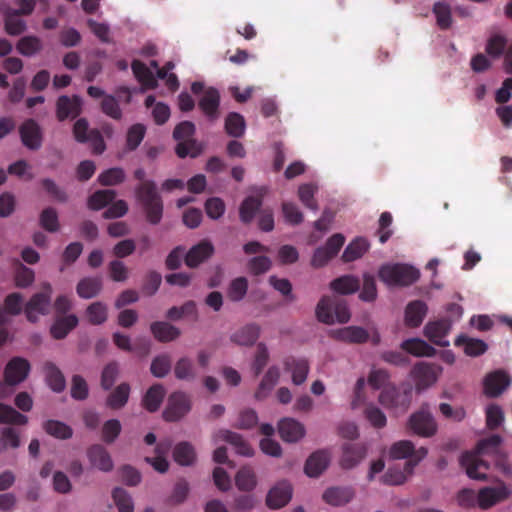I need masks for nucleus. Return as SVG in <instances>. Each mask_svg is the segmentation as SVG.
<instances>
[{
	"instance_id": "4",
	"label": "nucleus",
	"mask_w": 512,
	"mask_h": 512,
	"mask_svg": "<svg viewBox=\"0 0 512 512\" xmlns=\"http://www.w3.org/2000/svg\"><path fill=\"white\" fill-rule=\"evenodd\" d=\"M194 132L195 125L189 121L181 122L174 129L173 136L178 141L176 153L180 158L196 157L201 153L202 146L191 139Z\"/></svg>"
},
{
	"instance_id": "3",
	"label": "nucleus",
	"mask_w": 512,
	"mask_h": 512,
	"mask_svg": "<svg viewBox=\"0 0 512 512\" xmlns=\"http://www.w3.org/2000/svg\"><path fill=\"white\" fill-rule=\"evenodd\" d=\"M379 278L389 287L408 286L416 282L419 271L407 264H384L378 272Z\"/></svg>"
},
{
	"instance_id": "17",
	"label": "nucleus",
	"mask_w": 512,
	"mask_h": 512,
	"mask_svg": "<svg viewBox=\"0 0 512 512\" xmlns=\"http://www.w3.org/2000/svg\"><path fill=\"white\" fill-rule=\"evenodd\" d=\"M442 373V368L432 364H419L414 368V374L418 379L419 389H425L433 385Z\"/></svg>"
},
{
	"instance_id": "34",
	"label": "nucleus",
	"mask_w": 512,
	"mask_h": 512,
	"mask_svg": "<svg viewBox=\"0 0 512 512\" xmlns=\"http://www.w3.org/2000/svg\"><path fill=\"white\" fill-rule=\"evenodd\" d=\"M427 306L422 301L409 303L405 310V323L410 327H418L424 320Z\"/></svg>"
},
{
	"instance_id": "28",
	"label": "nucleus",
	"mask_w": 512,
	"mask_h": 512,
	"mask_svg": "<svg viewBox=\"0 0 512 512\" xmlns=\"http://www.w3.org/2000/svg\"><path fill=\"white\" fill-rule=\"evenodd\" d=\"M237 489L241 492H252L258 485L254 469L248 466L241 467L234 476Z\"/></svg>"
},
{
	"instance_id": "10",
	"label": "nucleus",
	"mask_w": 512,
	"mask_h": 512,
	"mask_svg": "<svg viewBox=\"0 0 512 512\" xmlns=\"http://www.w3.org/2000/svg\"><path fill=\"white\" fill-rule=\"evenodd\" d=\"M345 242V238L341 234H335L329 238L326 245L318 248L311 259V265L319 268L326 265L333 257H335Z\"/></svg>"
},
{
	"instance_id": "58",
	"label": "nucleus",
	"mask_w": 512,
	"mask_h": 512,
	"mask_svg": "<svg viewBox=\"0 0 512 512\" xmlns=\"http://www.w3.org/2000/svg\"><path fill=\"white\" fill-rule=\"evenodd\" d=\"M260 193L256 196L247 197L240 207V218L243 222H249L254 217L256 210L260 206Z\"/></svg>"
},
{
	"instance_id": "6",
	"label": "nucleus",
	"mask_w": 512,
	"mask_h": 512,
	"mask_svg": "<svg viewBox=\"0 0 512 512\" xmlns=\"http://www.w3.org/2000/svg\"><path fill=\"white\" fill-rule=\"evenodd\" d=\"M316 315L319 321L326 324L346 323L351 317L350 311L345 304L334 303L329 297H324L319 301Z\"/></svg>"
},
{
	"instance_id": "21",
	"label": "nucleus",
	"mask_w": 512,
	"mask_h": 512,
	"mask_svg": "<svg viewBox=\"0 0 512 512\" xmlns=\"http://www.w3.org/2000/svg\"><path fill=\"white\" fill-rule=\"evenodd\" d=\"M171 449V442L169 440L160 441L155 447V456L147 457L146 461L158 472L165 473L168 471L169 462L167 455Z\"/></svg>"
},
{
	"instance_id": "63",
	"label": "nucleus",
	"mask_w": 512,
	"mask_h": 512,
	"mask_svg": "<svg viewBox=\"0 0 512 512\" xmlns=\"http://www.w3.org/2000/svg\"><path fill=\"white\" fill-rule=\"evenodd\" d=\"M128 399V384L122 383L117 389L112 392L108 399L107 405L112 409H118L122 407Z\"/></svg>"
},
{
	"instance_id": "55",
	"label": "nucleus",
	"mask_w": 512,
	"mask_h": 512,
	"mask_svg": "<svg viewBox=\"0 0 512 512\" xmlns=\"http://www.w3.org/2000/svg\"><path fill=\"white\" fill-rule=\"evenodd\" d=\"M167 317L172 320H180L183 318L197 319V310L194 302H187L181 307H172L167 312Z\"/></svg>"
},
{
	"instance_id": "35",
	"label": "nucleus",
	"mask_w": 512,
	"mask_h": 512,
	"mask_svg": "<svg viewBox=\"0 0 512 512\" xmlns=\"http://www.w3.org/2000/svg\"><path fill=\"white\" fill-rule=\"evenodd\" d=\"M280 378V370L276 366L270 367L265 373L262 381L259 384V387L255 393V397L257 399L266 398L275 385L278 383Z\"/></svg>"
},
{
	"instance_id": "64",
	"label": "nucleus",
	"mask_w": 512,
	"mask_h": 512,
	"mask_svg": "<svg viewBox=\"0 0 512 512\" xmlns=\"http://www.w3.org/2000/svg\"><path fill=\"white\" fill-rule=\"evenodd\" d=\"M284 219L291 225L300 224L303 221V214L299 207L291 202H285L282 205Z\"/></svg>"
},
{
	"instance_id": "19",
	"label": "nucleus",
	"mask_w": 512,
	"mask_h": 512,
	"mask_svg": "<svg viewBox=\"0 0 512 512\" xmlns=\"http://www.w3.org/2000/svg\"><path fill=\"white\" fill-rule=\"evenodd\" d=\"M87 456L91 465L95 468L103 472H109L113 469V461L102 445H92L87 451Z\"/></svg>"
},
{
	"instance_id": "12",
	"label": "nucleus",
	"mask_w": 512,
	"mask_h": 512,
	"mask_svg": "<svg viewBox=\"0 0 512 512\" xmlns=\"http://www.w3.org/2000/svg\"><path fill=\"white\" fill-rule=\"evenodd\" d=\"M82 99L78 95H62L56 101V117L62 122L66 119H75L82 112Z\"/></svg>"
},
{
	"instance_id": "30",
	"label": "nucleus",
	"mask_w": 512,
	"mask_h": 512,
	"mask_svg": "<svg viewBox=\"0 0 512 512\" xmlns=\"http://www.w3.org/2000/svg\"><path fill=\"white\" fill-rule=\"evenodd\" d=\"M329 463L330 457L328 453L324 451L315 452L306 461L305 473L309 477H318L327 469Z\"/></svg>"
},
{
	"instance_id": "16",
	"label": "nucleus",
	"mask_w": 512,
	"mask_h": 512,
	"mask_svg": "<svg viewBox=\"0 0 512 512\" xmlns=\"http://www.w3.org/2000/svg\"><path fill=\"white\" fill-rule=\"evenodd\" d=\"M213 440L215 444L220 442H227L231 444L237 454L250 457L253 455V449L249 444H247L240 435L228 431V430H220L214 434Z\"/></svg>"
},
{
	"instance_id": "45",
	"label": "nucleus",
	"mask_w": 512,
	"mask_h": 512,
	"mask_svg": "<svg viewBox=\"0 0 512 512\" xmlns=\"http://www.w3.org/2000/svg\"><path fill=\"white\" fill-rule=\"evenodd\" d=\"M44 431L58 439L66 440L72 437V428L58 420H47L43 423Z\"/></svg>"
},
{
	"instance_id": "60",
	"label": "nucleus",
	"mask_w": 512,
	"mask_h": 512,
	"mask_svg": "<svg viewBox=\"0 0 512 512\" xmlns=\"http://www.w3.org/2000/svg\"><path fill=\"white\" fill-rule=\"evenodd\" d=\"M437 25L442 29H447L452 23L450 6L445 2H437L433 8Z\"/></svg>"
},
{
	"instance_id": "50",
	"label": "nucleus",
	"mask_w": 512,
	"mask_h": 512,
	"mask_svg": "<svg viewBox=\"0 0 512 512\" xmlns=\"http://www.w3.org/2000/svg\"><path fill=\"white\" fill-rule=\"evenodd\" d=\"M164 396L165 390L162 386L156 385L151 387L144 396V407L151 412L156 411L160 407Z\"/></svg>"
},
{
	"instance_id": "62",
	"label": "nucleus",
	"mask_w": 512,
	"mask_h": 512,
	"mask_svg": "<svg viewBox=\"0 0 512 512\" xmlns=\"http://www.w3.org/2000/svg\"><path fill=\"white\" fill-rule=\"evenodd\" d=\"M23 296L18 292L8 294L4 299V309L9 316H17L22 312Z\"/></svg>"
},
{
	"instance_id": "25",
	"label": "nucleus",
	"mask_w": 512,
	"mask_h": 512,
	"mask_svg": "<svg viewBox=\"0 0 512 512\" xmlns=\"http://www.w3.org/2000/svg\"><path fill=\"white\" fill-rule=\"evenodd\" d=\"M455 345L461 348L463 352L470 357L480 356L488 349L487 344L483 340L466 335H459L455 340Z\"/></svg>"
},
{
	"instance_id": "56",
	"label": "nucleus",
	"mask_w": 512,
	"mask_h": 512,
	"mask_svg": "<svg viewBox=\"0 0 512 512\" xmlns=\"http://www.w3.org/2000/svg\"><path fill=\"white\" fill-rule=\"evenodd\" d=\"M40 225L48 232L54 233L59 229L57 211L52 207L45 208L39 217Z\"/></svg>"
},
{
	"instance_id": "59",
	"label": "nucleus",
	"mask_w": 512,
	"mask_h": 512,
	"mask_svg": "<svg viewBox=\"0 0 512 512\" xmlns=\"http://www.w3.org/2000/svg\"><path fill=\"white\" fill-rule=\"evenodd\" d=\"M86 315L92 325H100L107 319V308L101 302H94L87 307Z\"/></svg>"
},
{
	"instance_id": "37",
	"label": "nucleus",
	"mask_w": 512,
	"mask_h": 512,
	"mask_svg": "<svg viewBox=\"0 0 512 512\" xmlns=\"http://www.w3.org/2000/svg\"><path fill=\"white\" fill-rule=\"evenodd\" d=\"M414 465L415 463L412 465L410 462H408L404 464L403 469L398 467H390L382 476V482L388 485L403 484L412 474Z\"/></svg>"
},
{
	"instance_id": "42",
	"label": "nucleus",
	"mask_w": 512,
	"mask_h": 512,
	"mask_svg": "<svg viewBox=\"0 0 512 512\" xmlns=\"http://www.w3.org/2000/svg\"><path fill=\"white\" fill-rule=\"evenodd\" d=\"M116 196L117 194L113 189L98 190L88 198L87 204L89 209L98 211L112 203Z\"/></svg>"
},
{
	"instance_id": "9",
	"label": "nucleus",
	"mask_w": 512,
	"mask_h": 512,
	"mask_svg": "<svg viewBox=\"0 0 512 512\" xmlns=\"http://www.w3.org/2000/svg\"><path fill=\"white\" fill-rule=\"evenodd\" d=\"M510 495L511 490L504 483H499L495 487H485L477 494V506L481 509H489L505 501Z\"/></svg>"
},
{
	"instance_id": "15",
	"label": "nucleus",
	"mask_w": 512,
	"mask_h": 512,
	"mask_svg": "<svg viewBox=\"0 0 512 512\" xmlns=\"http://www.w3.org/2000/svg\"><path fill=\"white\" fill-rule=\"evenodd\" d=\"M278 432L283 441L294 443L304 438L306 429L298 420L287 417L279 421Z\"/></svg>"
},
{
	"instance_id": "11",
	"label": "nucleus",
	"mask_w": 512,
	"mask_h": 512,
	"mask_svg": "<svg viewBox=\"0 0 512 512\" xmlns=\"http://www.w3.org/2000/svg\"><path fill=\"white\" fill-rule=\"evenodd\" d=\"M409 429L422 437H430L437 431V424L427 410H420L412 414L408 421Z\"/></svg>"
},
{
	"instance_id": "48",
	"label": "nucleus",
	"mask_w": 512,
	"mask_h": 512,
	"mask_svg": "<svg viewBox=\"0 0 512 512\" xmlns=\"http://www.w3.org/2000/svg\"><path fill=\"white\" fill-rule=\"evenodd\" d=\"M318 191V186L312 183H304L298 187V198L301 203L307 208L316 211L318 204L315 200V194Z\"/></svg>"
},
{
	"instance_id": "24",
	"label": "nucleus",
	"mask_w": 512,
	"mask_h": 512,
	"mask_svg": "<svg viewBox=\"0 0 512 512\" xmlns=\"http://www.w3.org/2000/svg\"><path fill=\"white\" fill-rule=\"evenodd\" d=\"M220 104V95L215 88H208L204 91L199 100V107L202 112L211 119L218 117V108Z\"/></svg>"
},
{
	"instance_id": "54",
	"label": "nucleus",
	"mask_w": 512,
	"mask_h": 512,
	"mask_svg": "<svg viewBox=\"0 0 512 512\" xmlns=\"http://www.w3.org/2000/svg\"><path fill=\"white\" fill-rule=\"evenodd\" d=\"M358 286V280L352 276L340 277L330 284V288L340 294H351L358 289Z\"/></svg>"
},
{
	"instance_id": "23",
	"label": "nucleus",
	"mask_w": 512,
	"mask_h": 512,
	"mask_svg": "<svg viewBox=\"0 0 512 512\" xmlns=\"http://www.w3.org/2000/svg\"><path fill=\"white\" fill-rule=\"evenodd\" d=\"M52 295V286L50 283H44L42 291L35 293L26 303L30 309H34L38 314L46 315L49 310Z\"/></svg>"
},
{
	"instance_id": "46",
	"label": "nucleus",
	"mask_w": 512,
	"mask_h": 512,
	"mask_svg": "<svg viewBox=\"0 0 512 512\" xmlns=\"http://www.w3.org/2000/svg\"><path fill=\"white\" fill-rule=\"evenodd\" d=\"M145 106L151 108V114L154 121L161 125L170 117V108L163 102H156L153 96H148L145 100Z\"/></svg>"
},
{
	"instance_id": "26",
	"label": "nucleus",
	"mask_w": 512,
	"mask_h": 512,
	"mask_svg": "<svg viewBox=\"0 0 512 512\" xmlns=\"http://www.w3.org/2000/svg\"><path fill=\"white\" fill-rule=\"evenodd\" d=\"M450 325L446 321L430 322L424 328L425 336L433 343L440 346H448L446 340Z\"/></svg>"
},
{
	"instance_id": "61",
	"label": "nucleus",
	"mask_w": 512,
	"mask_h": 512,
	"mask_svg": "<svg viewBox=\"0 0 512 512\" xmlns=\"http://www.w3.org/2000/svg\"><path fill=\"white\" fill-rule=\"evenodd\" d=\"M248 282L246 278L239 277L233 280L228 288L227 295L232 301H240L247 293Z\"/></svg>"
},
{
	"instance_id": "41",
	"label": "nucleus",
	"mask_w": 512,
	"mask_h": 512,
	"mask_svg": "<svg viewBox=\"0 0 512 512\" xmlns=\"http://www.w3.org/2000/svg\"><path fill=\"white\" fill-rule=\"evenodd\" d=\"M401 346L405 351L417 357H430L435 352L432 346L419 338L406 340Z\"/></svg>"
},
{
	"instance_id": "38",
	"label": "nucleus",
	"mask_w": 512,
	"mask_h": 512,
	"mask_svg": "<svg viewBox=\"0 0 512 512\" xmlns=\"http://www.w3.org/2000/svg\"><path fill=\"white\" fill-rule=\"evenodd\" d=\"M173 458L181 466H190L196 461V452L190 443L180 442L173 449Z\"/></svg>"
},
{
	"instance_id": "49",
	"label": "nucleus",
	"mask_w": 512,
	"mask_h": 512,
	"mask_svg": "<svg viewBox=\"0 0 512 512\" xmlns=\"http://www.w3.org/2000/svg\"><path fill=\"white\" fill-rule=\"evenodd\" d=\"M16 48L23 56L30 57L42 50V42L36 36H24L18 41Z\"/></svg>"
},
{
	"instance_id": "47",
	"label": "nucleus",
	"mask_w": 512,
	"mask_h": 512,
	"mask_svg": "<svg viewBox=\"0 0 512 512\" xmlns=\"http://www.w3.org/2000/svg\"><path fill=\"white\" fill-rule=\"evenodd\" d=\"M335 336L339 340L352 343H362L368 339L367 332L363 328L356 326L342 328L336 331Z\"/></svg>"
},
{
	"instance_id": "5",
	"label": "nucleus",
	"mask_w": 512,
	"mask_h": 512,
	"mask_svg": "<svg viewBox=\"0 0 512 512\" xmlns=\"http://www.w3.org/2000/svg\"><path fill=\"white\" fill-rule=\"evenodd\" d=\"M365 384L366 382L363 377L357 380L354 390V398L351 402V408L358 409L362 405H365V418L370 422L372 426L382 428L386 425V416L379 408H377L372 403L366 404L364 395Z\"/></svg>"
},
{
	"instance_id": "27",
	"label": "nucleus",
	"mask_w": 512,
	"mask_h": 512,
	"mask_svg": "<svg viewBox=\"0 0 512 512\" xmlns=\"http://www.w3.org/2000/svg\"><path fill=\"white\" fill-rule=\"evenodd\" d=\"M389 454L393 459H404L408 456L414 455L417 462L427 455V450L420 448L414 452V446L410 441L401 440L391 446Z\"/></svg>"
},
{
	"instance_id": "43",
	"label": "nucleus",
	"mask_w": 512,
	"mask_h": 512,
	"mask_svg": "<svg viewBox=\"0 0 512 512\" xmlns=\"http://www.w3.org/2000/svg\"><path fill=\"white\" fill-rule=\"evenodd\" d=\"M260 328L250 324L237 330L231 337L232 341L239 345H252L258 339Z\"/></svg>"
},
{
	"instance_id": "32",
	"label": "nucleus",
	"mask_w": 512,
	"mask_h": 512,
	"mask_svg": "<svg viewBox=\"0 0 512 512\" xmlns=\"http://www.w3.org/2000/svg\"><path fill=\"white\" fill-rule=\"evenodd\" d=\"M285 368L291 374L293 384H303L310 370L309 363L306 359H290L285 362Z\"/></svg>"
},
{
	"instance_id": "1",
	"label": "nucleus",
	"mask_w": 512,
	"mask_h": 512,
	"mask_svg": "<svg viewBox=\"0 0 512 512\" xmlns=\"http://www.w3.org/2000/svg\"><path fill=\"white\" fill-rule=\"evenodd\" d=\"M502 439L497 436H491L481 440L476 449L466 452L460 458L461 466L465 469L469 478L475 480L486 479L489 464L487 459L494 461L495 465L504 473L510 472V467L506 465V456L500 452Z\"/></svg>"
},
{
	"instance_id": "51",
	"label": "nucleus",
	"mask_w": 512,
	"mask_h": 512,
	"mask_svg": "<svg viewBox=\"0 0 512 512\" xmlns=\"http://www.w3.org/2000/svg\"><path fill=\"white\" fill-rule=\"evenodd\" d=\"M28 418L13 407L0 403V423L25 425Z\"/></svg>"
},
{
	"instance_id": "2",
	"label": "nucleus",
	"mask_w": 512,
	"mask_h": 512,
	"mask_svg": "<svg viewBox=\"0 0 512 512\" xmlns=\"http://www.w3.org/2000/svg\"><path fill=\"white\" fill-rule=\"evenodd\" d=\"M135 179L139 181V186L136 187V198L145 210L147 220L152 224L159 223L162 218L163 205L154 184L144 180L143 171H136Z\"/></svg>"
},
{
	"instance_id": "22",
	"label": "nucleus",
	"mask_w": 512,
	"mask_h": 512,
	"mask_svg": "<svg viewBox=\"0 0 512 512\" xmlns=\"http://www.w3.org/2000/svg\"><path fill=\"white\" fill-rule=\"evenodd\" d=\"M214 252L213 245L208 241L193 246L186 253L185 262L189 267H197L200 263L208 259Z\"/></svg>"
},
{
	"instance_id": "52",
	"label": "nucleus",
	"mask_w": 512,
	"mask_h": 512,
	"mask_svg": "<svg viewBox=\"0 0 512 512\" xmlns=\"http://www.w3.org/2000/svg\"><path fill=\"white\" fill-rule=\"evenodd\" d=\"M225 129L230 136H242L246 129L243 116L235 112L230 113L225 120Z\"/></svg>"
},
{
	"instance_id": "31",
	"label": "nucleus",
	"mask_w": 512,
	"mask_h": 512,
	"mask_svg": "<svg viewBox=\"0 0 512 512\" xmlns=\"http://www.w3.org/2000/svg\"><path fill=\"white\" fill-rule=\"evenodd\" d=\"M11 266L14 273V282L18 288H27L35 280V273L31 268L26 267L19 259L13 258Z\"/></svg>"
},
{
	"instance_id": "40",
	"label": "nucleus",
	"mask_w": 512,
	"mask_h": 512,
	"mask_svg": "<svg viewBox=\"0 0 512 512\" xmlns=\"http://www.w3.org/2000/svg\"><path fill=\"white\" fill-rule=\"evenodd\" d=\"M151 331L154 337L162 342H169L177 339L181 332L180 330L166 322H157L151 326Z\"/></svg>"
},
{
	"instance_id": "53",
	"label": "nucleus",
	"mask_w": 512,
	"mask_h": 512,
	"mask_svg": "<svg viewBox=\"0 0 512 512\" xmlns=\"http://www.w3.org/2000/svg\"><path fill=\"white\" fill-rule=\"evenodd\" d=\"M132 69L135 77L145 88H153L156 85V79L154 77L153 72L146 67L144 64L134 61L132 64Z\"/></svg>"
},
{
	"instance_id": "44",
	"label": "nucleus",
	"mask_w": 512,
	"mask_h": 512,
	"mask_svg": "<svg viewBox=\"0 0 512 512\" xmlns=\"http://www.w3.org/2000/svg\"><path fill=\"white\" fill-rule=\"evenodd\" d=\"M369 249V243L364 238H356L344 250L342 259L352 262L361 258Z\"/></svg>"
},
{
	"instance_id": "14",
	"label": "nucleus",
	"mask_w": 512,
	"mask_h": 512,
	"mask_svg": "<svg viewBox=\"0 0 512 512\" xmlns=\"http://www.w3.org/2000/svg\"><path fill=\"white\" fill-rule=\"evenodd\" d=\"M189 410V398L185 394L177 392L169 397L168 405L163 415L167 421H177L186 415Z\"/></svg>"
},
{
	"instance_id": "33",
	"label": "nucleus",
	"mask_w": 512,
	"mask_h": 512,
	"mask_svg": "<svg viewBox=\"0 0 512 512\" xmlns=\"http://www.w3.org/2000/svg\"><path fill=\"white\" fill-rule=\"evenodd\" d=\"M1 11L4 15V27L7 34L17 36L26 30V22L20 19V15L13 11V9L1 8Z\"/></svg>"
},
{
	"instance_id": "29",
	"label": "nucleus",
	"mask_w": 512,
	"mask_h": 512,
	"mask_svg": "<svg viewBox=\"0 0 512 512\" xmlns=\"http://www.w3.org/2000/svg\"><path fill=\"white\" fill-rule=\"evenodd\" d=\"M45 380L48 386L56 393L62 392L66 387V380L61 370L51 361H47L43 367Z\"/></svg>"
},
{
	"instance_id": "36",
	"label": "nucleus",
	"mask_w": 512,
	"mask_h": 512,
	"mask_svg": "<svg viewBox=\"0 0 512 512\" xmlns=\"http://www.w3.org/2000/svg\"><path fill=\"white\" fill-rule=\"evenodd\" d=\"M102 289L101 277H86L79 281L76 287L79 297L90 299L97 296Z\"/></svg>"
},
{
	"instance_id": "20",
	"label": "nucleus",
	"mask_w": 512,
	"mask_h": 512,
	"mask_svg": "<svg viewBox=\"0 0 512 512\" xmlns=\"http://www.w3.org/2000/svg\"><path fill=\"white\" fill-rule=\"evenodd\" d=\"M77 325L78 318L74 314L58 316L55 318L50 328V334L54 339L61 340L64 339Z\"/></svg>"
},
{
	"instance_id": "39",
	"label": "nucleus",
	"mask_w": 512,
	"mask_h": 512,
	"mask_svg": "<svg viewBox=\"0 0 512 512\" xmlns=\"http://www.w3.org/2000/svg\"><path fill=\"white\" fill-rule=\"evenodd\" d=\"M353 498V492L348 488H329L323 494L324 501L332 506L348 503Z\"/></svg>"
},
{
	"instance_id": "57",
	"label": "nucleus",
	"mask_w": 512,
	"mask_h": 512,
	"mask_svg": "<svg viewBox=\"0 0 512 512\" xmlns=\"http://www.w3.org/2000/svg\"><path fill=\"white\" fill-rule=\"evenodd\" d=\"M174 374L177 379L190 380L196 376V371L192 361L187 357H182L174 366Z\"/></svg>"
},
{
	"instance_id": "13",
	"label": "nucleus",
	"mask_w": 512,
	"mask_h": 512,
	"mask_svg": "<svg viewBox=\"0 0 512 512\" xmlns=\"http://www.w3.org/2000/svg\"><path fill=\"white\" fill-rule=\"evenodd\" d=\"M293 489L288 481H279L270 488L266 495V505L270 509H280L292 499Z\"/></svg>"
},
{
	"instance_id": "7",
	"label": "nucleus",
	"mask_w": 512,
	"mask_h": 512,
	"mask_svg": "<svg viewBox=\"0 0 512 512\" xmlns=\"http://www.w3.org/2000/svg\"><path fill=\"white\" fill-rule=\"evenodd\" d=\"M19 136L24 147L31 151L39 150L43 145L44 135L39 123L28 118L18 128Z\"/></svg>"
},
{
	"instance_id": "18",
	"label": "nucleus",
	"mask_w": 512,
	"mask_h": 512,
	"mask_svg": "<svg viewBox=\"0 0 512 512\" xmlns=\"http://www.w3.org/2000/svg\"><path fill=\"white\" fill-rule=\"evenodd\" d=\"M510 385V378L504 372L489 374L484 380V392L490 397L499 396Z\"/></svg>"
},
{
	"instance_id": "8",
	"label": "nucleus",
	"mask_w": 512,
	"mask_h": 512,
	"mask_svg": "<svg viewBox=\"0 0 512 512\" xmlns=\"http://www.w3.org/2000/svg\"><path fill=\"white\" fill-rule=\"evenodd\" d=\"M31 365L23 357H12L4 369V382L8 386H16L22 383L29 375Z\"/></svg>"
}]
</instances>
